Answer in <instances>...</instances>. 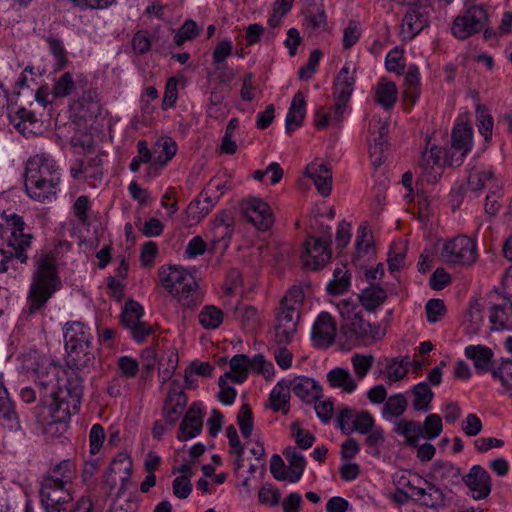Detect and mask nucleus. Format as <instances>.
<instances>
[{
	"label": "nucleus",
	"mask_w": 512,
	"mask_h": 512,
	"mask_svg": "<svg viewBox=\"0 0 512 512\" xmlns=\"http://www.w3.org/2000/svg\"><path fill=\"white\" fill-rule=\"evenodd\" d=\"M232 42L230 39L220 41L214 48L212 53V64L216 70L221 69V65H226V59L232 54Z\"/></svg>",
	"instance_id": "47"
},
{
	"label": "nucleus",
	"mask_w": 512,
	"mask_h": 512,
	"mask_svg": "<svg viewBox=\"0 0 512 512\" xmlns=\"http://www.w3.org/2000/svg\"><path fill=\"white\" fill-rule=\"evenodd\" d=\"M61 287L55 259L41 255L36 262L32 283L28 293V314L39 312Z\"/></svg>",
	"instance_id": "4"
},
{
	"label": "nucleus",
	"mask_w": 512,
	"mask_h": 512,
	"mask_svg": "<svg viewBox=\"0 0 512 512\" xmlns=\"http://www.w3.org/2000/svg\"><path fill=\"white\" fill-rule=\"evenodd\" d=\"M306 174L310 177L314 185L323 197H327L332 189L331 169L322 162H312L306 167Z\"/></svg>",
	"instance_id": "21"
},
{
	"label": "nucleus",
	"mask_w": 512,
	"mask_h": 512,
	"mask_svg": "<svg viewBox=\"0 0 512 512\" xmlns=\"http://www.w3.org/2000/svg\"><path fill=\"white\" fill-rule=\"evenodd\" d=\"M468 186L474 192L489 188L494 184H500L491 169L472 168L468 175Z\"/></svg>",
	"instance_id": "28"
},
{
	"label": "nucleus",
	"mask_w": 512,
	"mask_h": 512,
	"mask_svg": "<svg viewBox=\"0 0 512 512\" xmlns=\"http://www.w3.org/2000/svg\"><path fill=\"white\" fill-rule=\"evenodd\" d=\"M199 34V28L195 21L187 20L177 32L175 39L177 44L195 38Z\"/></svg>",
	"instance_id": "61"
},
{
	"label": "nucleus",
	"mask_w": 512,
	"mask_h": 512,
	"mask_svg": "<svg viewBox=\"0 0 512 512\" xmlns=\"http://www.w3.org/2000/svg\"><path fill=\"white\" fill-rule=\"evenodd\" d=\"M306 114V101L305 95L298 91L291 102V105L288 109L286 118H285V128L286 131L292 132L299 128L304 120Z\"/></svg>",
	"instance_id": "26"
},
{
	"label": "nucleus",
	"mask_w": 512,
	"mask_h": 512,
	"mask_svg": "<svg viewBox=\"0 0 512 512\" xmlns=\"http://www.w3.org/2000/svg\"><path fill=\"white\" fill-rule=\"evenodd\" d=\"M386 291L379 287L371 284L369 288L362 291L360 295V301L362 306L368 311H374L380 306L386 299Z\"/></svg>",
	"instance_id": "37"
},
{
	"label": "nucleus",
	"mask_w": 512,
	"mask_h": 512,
	"mask_svg": "<svg viewBox=\"0 0 512 512\" xmlns=\"http://www.w3.org/2000/svg\"><path fill=\"white\" fill-rule=\"evenodd\" d=\"M476 115L478 130L484 136L485 140L488 141L492 135L493 118L484 108H478Z\"/></svg>",
	"instance_id": "54"
},
{
	"label": "nucleus",
	"mask_w": 512,
	"mask_h": 512,
	"mask_svg": "<svg viewBox=\"0 0 512 512\" xmlns=\"http://www.w3.org/2000/svg\"><path fill=\"white\" fill-rule=\"evenodd\" d=\"M488 20L487 11L483 6L472 5L454 19L451 30L456 38L463 40L482 31Z\"/></svg>",
	"instance_id": "10"
},
{
	"label": "nucleus",
	"mask_w": 512,
	"mask_h": 512,
	"mask_svg": "<svg viewBox=\"0 0 512 512\" xmlns=\"http://www.w3.org/2000/svg\"><path fill=\"white\" fill-rule=\"evenodd\" d=\"M290 391V380L282 379L274 386L269 395V407L273 412H289Z\"/></svg>",
	"instance_id": "27"
},
{
	"label": "nucleus",
	"mask_w": 512,
	"mask_h": 512,
	"mask_svg": "<svg viewBox=\"0 0 512 512\" xmlns=\"http://www.w3.org/2000/svg\"><path fill=\"white\" fill-rule=\"evenodd\" d=\"M351 67L346 63L339 71L334 83V100L349 103L353 88L355 85V78L350 75Z\"/></svg>",
	"instance_id": "25"
},
{
	"label": "nucleus",
	"mask_w": 512,
	"mask_h": 512,
	"mask_svg": "<svg viewBox=\"0 0 512 512\" xmlns=\"http://www.w3.org/2000/svg\"><path fill=\"white\" fill-rule=\"evenodd\" d=\"M203 427V412L196 403L192 404L184 415L180 427L178 439L185 441L198 436Z\"/></svg>",
	"instance_id": "18"
},
{
	"label": "nucleus",
	"mask_w": 512,
	"mask_h": 512,
	"mask_svg": "<svg viewBox=\"0 0 512 512\" xmlns=\"http://www.w3.org/2000/svg\"><path fill=\"white\" fill-rule=\"evenodd\" d=\"M336 322L327 312H321L316 318L311 338L316 347L327 348L334 343L336 336Z\"/></svg>",
	"instance_id": "16"
},
{
	"label": "nucleus",
	"mask_w": 512,
	"mask_h": 512,
	"mask_svg": "<svg viewBox=\"0 0 512 512\" xmlns=\"http://www.w3.org/2000/svg\"><path fill=\"white\" fill-rule=\"evenodd\" d=\"M176 152L177 144L171 137H167L161 141H158L155 144L152 153L154 157V163L165 165L175 156Z\"/></svg>",
	"instance_id": "36"
},
{
	"label": "nucleus",
	"mask_w": 512,
	"mask_h": 512,
	"mask_svg": "<svg viewBox=\"0 0 512 512\" xmlns=\"http://www.w3.org/2000/svg\"><path fill=\"white\" fill-rule=\"evenodd\" d=\"M337 308L342 317L340 331L349 342L371 343L380 340L384 336L378 324L365 321L360 311H356L355 305L349 300H341Z\"/></svg>",
	"instance_id": "7"
},
{
	"label": "nucleus",
	"mask_w": 512,
	"mask_h": 512,
	"mask_svg": "<svg viewBox=\"0 0 512 512\" xmlns=\"http://www.w3.org/2000/svg\"><path fill=\"white\" fill-rule=\"evenodd\" d=\"M244 218L258 230L267 231L274 223V215L269 205L261 198L249 196L241 202Z\"/></svg>",
	"instance_id": "12"
},
{
	"label": "nucleus",
	"mask_w": 512,
	"mask_h": 512,
	"mask_svg": "<svg viewBox=\"0 0 512 512\" xmlns=\"http://www.w3.org/2000/svg\"><path fill=\"white\" fill-rule=\"evenodd\" d=\"M290 388L305 403L315 402L322 394L321 386L314 379L305 376L290 380Z\"/></svg>",
	"instance_id": "22"
},
{
	"label": "nucleus",
	"mask_w": 512,
	"mask_h": 512,
	"mask_svg": "<svg viewBox=\"0 0 512 512\" xmlns=\"http://www.w3.org/2000/svg\"><path fill=\"white\" fill-rule=\"evenodd\" d=\"M397 87L394 82L381 78L375 87V102L384 109H391L397 100Z\"/></svg>",
	"instance_id": "29"
},
{
	"label": "nucleus",
	"mask_w": 512,
	"mask_h": 512,
	"mask_svg": "<svg viewBox=\"0 0 512 512\" xmlns=\"http://www.w3.org/2000/svg\"><path fill=\"white\" fill-rule=\"evenodd\" d=\"M198 319L204 329H216L222 324L224 314L218 307L207 305L201 309Z\"/></svg>",
	"instance_id": "38"
},
{
	"label": "nucleus",
	"mask_w": 512,
	"mask_h": 512,
	"mask_svg": "<svg viewBox=\"0 0 512 512\" xmlns=\"http://www.w3.org/2000/svg\"><path fill=\"white\" fill-rule=\"evenodd\" d=\"M380 373L385 374L389 382H398L404 379L408 373V369L403 364V361L394 358L387 361L385 370H381Z\"/></svg>",
	"instance_id": "44"
},
{
	"label": "nucleus",
	"mask_w": 512,
	"mask_h": 512,
	"mask_svg": "<svg viewBox=\"0 0 512 512\" xmlns=\"http://www.w3.org/2000/svg\"><path fill=\"white\" fill-rule=\"evenodd\" d=\"M105 440V431L102 425L94 424L90 430L89 442H90V453L97 454Z\"/></svg>",
	"instance_id": "60"
},
{
	"label": "nucleus",
	"mask_w": 512,
	"mask_h": 512,
	"mask_svg": "<svg viewBox=\"0 0 512 512\" xmlns=\"http://www.w3.org/2000/svg\"><path fill=\"white\" fill-rule=\"evenodd\" d=\"M298 319L299 312L296 306L287 302L280 303L275 325V339L278 344L285 345L292 341Z\"/></svg>",
	"instance_id": "13"
},
{
	"label": "nucleus",
	"mask_w": 512,
	"mask_h": 512,
	"mask_svg": "<svg viewBox=\"0 0 512 512\" xmlns=\"http://www.w3.org/2000/svg\"><path fill=\"white\" fill-rule=\"evenodd\" d=\"M424 438L434 439L438 437L443 429L441 417L437 414H430L426 417L423 425Z\"/></svg>",
	"instance_id": "52"
},
{
	"label": "nucleus",
	"mask_w": 512,
	"mask_h": 512,
	"mask_svg": "<svg viewBox=\"0 0 512 512\" xmlns=\"http://www.w3.org/2000/svg\"><path fill=\"white\" fill-rule=\"evenodd\" d=\"M60 367L41 358L32 369L42 404L49 406L51 424H66L80 405L82 387L78 381L60 377Z\"/></svg>",
	"instance_id": "1"
},
{
	"label": "nucleus",
	"mask_w": 512,
	"mask_h": 512,
	"mask_svg": "<svg viewBox=\"0 0 512 512\" xmlns=\"http://www.w3.org/2000/svg\"><path fill=\"white\" fill-rule=\"evenodd\" d=\"M9 117L14 127L21 132H24L28 128L27 124L31 125L37 122L35 113L24 107L17 109V111H15L13 115L10 114Z\"/></svg>",
	"instance_id": "46"
},
{
	"label": "nucleus",
	"mask_w": 512,
	"mask_h": 512,
	"mask_svg": "<svg viewBox=\"0 0 512 512\" xmlns=\"http://www.w3.org/2000/svg\"><path fill=\"white\" fill-rule=\"evenodd\" d=\"M359 411H356L349 407H343L336 418L337 424L342 432L346 435L350 434L351 426L354 425V419H356Z\"/></svg>",
	"instance_id": "55"
},
{
	"label": "nucleus",
	"mask_w": 512,
	"mask_h": 512,
	"mask_svg": "<svg viewBox=\"0 0 512 512\" xmlns=\"http://www.w3.org/2000/svg\"><path fill=\"white\" fill-rule=\"evenodd\" d=\"M39 493L45 512H67L73 501L65 480L55 476H46L42 479Z\"/></svg>",
	"instance_id": "8"
},
{
	"label": "nucleus",
	"mask_w": 512,
	"mask_h": 512,
	"mask_svg": "<svg viewBox=\"0 0 512 512\" xmlns=\"http://www.w3.org/2000/svg\"><path fill=\"white\" fill-rule=\"evenodd\" d=\"M68 363L77 370H85L95 363V353L91 346L90 329L80 321L67 322L63 327Z\"/></svg>",
	"instance_id": "6"
},
{
	"label": "nucleus",
	"mask_w": 512,
	"mask_h": 512,
	"mask_svg": "<svg viewBox=\"0 0 512 512\" xmlns=\"http://www.w3.org/2000/svg\"><path fill=\"white\" fill-rule=\"evenodd\" d=\"M283 454L289 463V467L297 470L296 476H302L306 467L304 456L293 447H287Z\"/></svg>",
	"instance_id": "56"
},
{
	"label": "nucleus",
	"mask_w": 512,
	"mask_h": 512,
	"mask_svg": "<svg viewBox=\"0 0 512 512\" xmlns=\"http://www.w3.org/2000/svg\"><path fill=\"white\" fill-rule=\"evenodd\" d=\"M432 10L433 7L430 0H422L414 5L410 4V8L402 20L401 34L403 39L411 40L427 27Z\"/></svg>",
	"instance_id": "11"
},
{
	"label": "nucleus",
	"mask_w": 512,
	"mask_h": 512,
	"mask_svg": "<svg viewBox=\"0 0 512 512\" xmlns=\"http://www.w3.org/2000/svg\"><path fill=\"white\" fill-rule=\"evenodd\" d=\"M330 236L327 240L309 237L304 243L302 262L311 270H317L325 266L331 258Z\"/></svg>",
	"instance_id": "15"
},
{
	"label": "nucleus",
	"mask_w": 512,
	"mask_h": 512,
	"mask_svg": "<svg viewBox=\"0 0 512 512\" xmlns=\"http://www.w3.org/2000/svg\"><path fill=\"white\" fill-rule=\"evenodd\" d=\"M463 481L476 500L485 499L491 492L490 475L479 465H474L463 477Z\"/></svg>",
	"instance_id": "17"
},
{
	"label": "nucleus",
	"mask_w": 512,
	"mask_h": 512,
	"mask_svg": "<svg viewBox=\"0 0 512 512\" xmlns=\"http://www.w3.org/2000/svg\"><path fill=\"white\" fill-rule=\"evenodd\" d=\"M440 255L446 264L469 266L477 259V243L471 237L460 235L446 241Z\"/></svg>",
	"instance_id": "9"
},
{
	"label": "nucleus",
	"mask_w": 512,
	"mask_h": 512,
	"mask_svg": "<svg viewBox=\"0 0 512 512\" xmlns=\"http://www.w3.org/2000/svg\"><path fill=\"white\" fill-rule=\"evenodd\" d=\"M327 380L334 388H341L344 392L351 393L356 387L357 383L350 374V372L343 368H334L327 373Z\"/></svg>",
	"instance_id": "33"
},
{
	"label": "nucleus",
	"mask_w": 512,
	"mask_h": 512,
	"mask_svg": "<svg viewBox=\"0 0 512 512\" xmlns=\"http://www.w3.org/2000/svg\"><path fill=\"white\" fill-rule=\"evenodd\" d=\"M407 407V400L403 394H395L390 396L385 402L382 415L383 417L391 416L398 417L401 416Z\"/></svg>",
	"instance_id": "42"
},
{
	"label": "nucleus",
	"mask_w": 512,
	"mask_h": 512,
	"mask_svg": "<svg viewBox=\"0 0 512 512\" xmlns=\"http://www.w3.org/2000/svg\"><path fill=\"white\" fill-rule=\"evenodd\" d=\"M117 365L123 378H134L139 371L138 362L129 356H121Z\"/></svg>",
	"instance_id": "58"
},
{
	"label": "nucleus",
	"mask_w": 512,
	"mask_h": 512,
	"mask_svg": "<svg viewBox=\"0 0 512 512\" xmlns=\"http://www.w3.org/2000/svg\"><path fill=\"white\" fill-rule=\"evenodd\" d=\"M237 423L244 438H249L253 431V415L247 404L242 405L237 415Z\"/></svg>",
	"instance_id": "50"
},
{
	"label": "nucleus",
	"mask_w": 512,
	"mask_h": 512,
	"mask_svg": "<svg viewBox=\"0 0 512 512\" xmlns=\"http://www.w3.org/2000/svg\"><path fill=\"white\" fill-rule=\"evenodd\" d=\"M160 282L170 295L186 309H193L202 302L194 276L179 267H161Z\"/></svg>",
	"instance_id": "5"
},
{
	"label": "nucleus",
	"mask_w": 512,
	"mask_h": 512,
	"mask_svg": "<svg viewBox=\"0 0 512 512\" xmlns=\"http://www.w3.org/2000/svg\"><path fill=\"white\" fill-rule=\"evenodd\" d=\"M502 196V187L501 184H494L493 186H490V191L486 195L485 198V212L490 215L494 216L498 212L500 208V204L498 202L499 198Z\"/></svg>",
	"instance_id": "51"
},
{
	"label": "nucleus",
	"mask_w": 512,
	"mask_h": 512,
	"mask_svg": "<svg viewBox=\"0 0 512 512\" xmlns=\"http://www.w3.org/2000/svg\"><path fill=\"white\" fill-rule=\"evenodd\" d=\"M230 369L231 381L241 384L247 379L248 371L252 370V358L250 359L244 354H237L230 360Z\"/></svg>",
	"instance_id": "34"
},
{
	"label": "nucleus",
	"mask_w": 512,
	"mask_h": 512,
	"mask_svg": "<svg viewBox=\"0 0 512 512\" xmlns=\"http://www.w3.org/2000/svg\"><path fill=\"white\" fill-rule=\"evenodd\" d=\"M427 320L436 323L445 313V305L441 299H430L425 306Z\"/></svg>",
	"instance_id": "57"
},
{
	"label": "nucleus",
	"mask_w": 512,
	"mask_h": 512,
	"mask_svg": "<svg viewBox=\"0 0 512 512\" xmlns=\"http://www.w3.org/2000/svg\"><path fill=\"white\" fill-rule=\"evenodd\" d=\"M350 285V275L342 268H336L333 273V280L328 284L327 290L330 294H342Z\"/></svg>",
	"instance_id": "43"
},
{
	"label": "nucleus",
	"mask_w": 512,
	"mask_h": 512,
	"mask_svg": "<svg viewBox=\"0 0 512 512\" xmlns=\"http://www.w3.org/2000/svg\"><path fill=\"white\" fill-rule=\"evenodd\" d=\"M213 242L222 244L224 247L228 243L234 233V218L231 211L222 210L215 215L212 222Z\"/></svg>",
	"instance_id": "20"
},
{
	"label": "nucleus",
	"mask_w": 512,
	"mask_h": 512,
	"mask_svg": "<svg viewBox=\"0 0 512 512\" xmlns=\"http://www.w3.org/2000/svg\"><path fill=\"white\" fill-rule=\"evenodd\" d=\"M412 393L414 396L413 407L415 410L427 411L430 409V403L433 399L434 393L428 383H418L413 387Z\"/></svg>",
	"instance_id": "39"
},
{
	"label": "nucleus",
	"mask_w": 512,
	"mask_h": 512,
	"mask_svg": "<svg viewBox=\"0 0 512 512\" xmlns=\"http://www.w3.org/2000/svg\"><path fill=\"white\" fill-rule=\"evenodd\" d=\"M473 145V130L467 123H456L452 130V146L449 155L451 166H460Z\"/></svg>",
	"instance_id": "14"
},
{
	"label": "nucleus",
	"mask_w": 512,
	"mask_h": 512,
	"mask_svg": "<svg viewBox=\"0 0 512 512\" xmlns=\"http://www.w3.org/2000/svg\"><path fill=\"white\" fill-rule=\"evenodd\" d=\"M172 487L174 495L179 499H186L192 491L190 478L186 475L176 477L173 480Z\"/></svg>",
	"instance_id": "59"
},
{
	"label": "nucleus",
	"mask_w": 512,
	"mask_h": 512,
	"mask_svg": "<svg viewBox=\"0 0 512 512\" xmlns=\"http://www.w3.org/2000/svg\"><path fill=\"white\" fill-rule=\"evenodd\" d=\"M9 234H0V273L15 270L18 263H26L27 249L31 246L32 234L26 232L23 217L11 214L6 219Z\"/></svg>",
	"instance_id": "3"
},
{
	"label": "nucleus",
	"mask_w": 512,
	"mask_h": 512,
	"mask_svg": "<svg viewBox=\"0 0 512 512\" xmlns=\"http://www.w3.org/2000/svg\"><path fill=\"white\" fill-rule=\"evenodd\" d=\"M131 470V458L127 454L120 453L113 458L108 468V481L111 482L112 485L116 484V479L112 477L113 474L119 475V477H124V479H128L130 478Z\"/></svg>",
	"instance_id": "35"
},
{
	"label": "nucleus",
	"mask_w": 512,
	"mask_h": 512,
	"mask_svg": "<svg viewBox=\"0 0 512 512\" xmlns=\"http://www.w3.org/2000/svg\"><path fill=\"white\" fill-rule=\"evenodd\" d=\"M252 370L262 373L265 378L274 376V366L263 355L258 354L252 358Z\"/></svg>",
	"instance_id": "64"
},
{
	"label": "nucleus",
	"mask_w": 512,
	"mask_h": 512,
	"mask_svg": "<svg viewBox=\"0 0 512 512\" xmlns=\"http://www.w3.org/2000/svg\"><path fill=\"white\" fill-rule=\"evenodd\" d=\"M231 378L232 373L226 372L219 378L218 381V385L220 387L218 399L221 403L225 405H232L237 395V391L235 390V388L227 384V381L231 380Z\"/></svg>",
	"instance_id": "48"
},
{
	"label": "nucleus",
	"mask_w": 512,
	"mask_h": 512,
	"mask_svg": "<svg viewBox=\"0 0 512 512\" xmlns=\"http://www.w3.org/2000/svg\"><path fill=\"white\" fill-rule=\"evenodd\" d=\"M137 149L138 155L132 159L129 165V168L132 172H137L141 163H149L151 161L154 162L153 154L148 149L147 142L145 140H140L137 143Z\"/></svg>",
	"instance_id": "53"
},
{
	"label": "nucleus",
	"mask_w": 512,
	"mask_h": 512,
	"mask_svg": "<svg viewBox=\"0 0 512 512\" xmlns=\"http://www.w3.org/2000/svg\"><path fill=\"white\" fill-rule=\"evenodd\" d=\"M375 426V420L370 412L366 410L359 411L354 419V425L351 426L350 434L357 432L359 434H367Z\"/></svg>",
	"instance_id": "49"
},
{
	"label": "nucleus",
	"mask_w": 512,
	"mask_h": 512,
	"mask_svg": "<svg viewBox=\"0 0 512 512\" xmlns=\"http://www.w3.org/2000/svg\"><path fill=\"white\" fill-rule=\"evenodd\" d=\"M305 26L312 33L323 30L326 26V15L323 5L317 4L314 0L307 6L305 10Z\"/></svg>",
	"instance_id": "32"
},
{
	"label": "nucleus",
	"mask_w": 512,
	"mask_h": 512,
	"mask_svg": "<svg viewBox=\"0 0 512 512\" xmlns=\"http://www.w3.org/2000/svg\"><path fill=\"white\" fill-rule=\"evenodd\" d=\"M465 356L473 362L477 373L491 372L494 353L491 348L484 345H469L464 350Z\"/></svg>",
	"instance_id": "24"
},
{
	"label": "nucleus",
	"mask_w": 512,
	"mask_h": 512,
	"mask_svg": "<svg viewBox=\"0 0 512 512\" xmlns=\"http://www.w3.org/2000/svg\"><path fill=\"white\" fill-rule=\"evenodd\" d=\"M424 487L409 485L411 496L428 508H437L444 505L445 494L435 484L424 480Z\"/></svg>",
	"instance_id": "19"
},
{
	"label": "nucleus",
	"mask_w": 512,
	"mask_h": 512,
	"mask_svg": "<svg viewBox=\"0 0 512 512\" xmlns=\"http://www.w3.org/2000/svg\"><path fill=\"white\" fill-rule=\"evenodd\" d=\"M492 329L512 330V303L506 302L503 305H493L489 315Z\"/></svg>",
	"instance_id": "30"
},
{
	"label": "nucleus",
	"mask_w": 512,
	"mask_h": 512,
	"mask_svg": "<svg viewBox=\"0 0 512 512\" xmlns=\"http://www.w3.org/2000/svg\"><path fill=\"white\" fill-rule=\"evenodd\" d=\"M393 431L402 435L408 445L415 446L424 438L422 425L412 420L400 419L395 423Z\"/></svg>",
	"instance_id": "31"
},
{
	"label": "nucleus",
	"mask_w": 512,
	"mask_h": 512,
	"mask_svg": "<svg viewBox=\"0 0 512 512\" xmlns=\"http://www.w3.org/2000/svg\"><path fill=\"white\" fill-rule=\"evenodd\" d=\"M291 427L296 443L301 449H308L313 445L315 437L310 432H304L297 422L292 423Z\"/></svg>",
	"instance_id": "62"
},
{
	"label": "nucleus",
	"mask_w": 512,
	"mask_h": 512,
	"mask_svg": "<svg viewBox=\"0 0 512 512\" xmlns=\"http://www.w3.org/2000/svg\"><path fill=\"white\" fill-rule=\"evenodd\" d=\"M75 89V82L70 72L62 74L55 82L52 95L55 98H63L70 95Z\"/></svg>",
	"instance_id": "45"
},
{
	"label": "nucleus",
	"mask_w": 512,
	"mask_h": 512,
	"mask_svg": "<svg viewBox=\"0 0 512 512\" xmlns=\"http://www.w3.org/2000/svg\"><path fill=\"white\" fill-rule=\"evenodd\" d=\"M434 477L440 479L444 484L450 485L458 482L460 471L449 462H436L433 467Z\"/></svg>",
	"instance_id": "41"
},
{
	"label": "nucleus",
	"mask_w": 512,
	"mask_h": 512,
	"mask_svg": "<svg viewBox=\"0 0 512 512\" xmlns=\"http://www.w3.org/2000/svg\"><path fill=\"white\" fill-rule=\"evenodd\" d=\"M60 183L59 167L47 153L31 156L25 169V190L30 198L39 202L56 198Z\"/></svg>",
	"instance_id": "2"
},
{
	"label": "nucleus",
	"mask_w": 512,
	"mask_h": 512,
	"mask_svg": "<svg viewBox=\"0 0 512 512\" xmlns=\"http://www.w3.org/2000/svg\"><path fill=\"white\" fill-rule=\"evenodd\" d=\"M491 375L494 379L500 381L503 387L502 393H509L512 396V360L502 361L498 367L491 370Z\"/></svg>",
	"instance_id": "40"
},
{
	"label": "nucleus",
	"mask_w": 512,
	"mask_h": 512,
	"mask_svg": "<svg viewBox=\"0 0 512 512\" xmlns=\"http://www.w3.org/2000/svg\"><path fill=\"white\" fill-rule=\"evenodd\" d=\"M0 425L10 431L20 428L19 416L6 388L0 383Z\"/></svg>",
	"instance_id": "23"
},
{
	"label": "nucleus",
	"mask_w": 512,
	"mask_h": 512,
	"mask_svg": "<svg viewBox=\"0 0 512 512\" xmlns=\"http://www.w3.org/2000/svg\"><path fill=\"white\" fill-rule=\"evenodd\" d=\"M353 368L357 376L362 379L366 376L373 364V357L357 354L352 358Z\"/></svg>",
	"instance_id": "63"
}]
</instances>
